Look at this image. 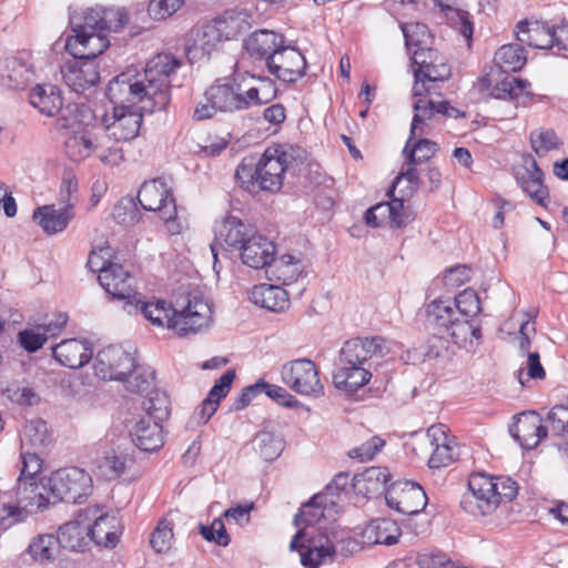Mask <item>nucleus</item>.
I'll return each instance as SVG.
<instances>
[{"label": "nucleus", "instance_id": "obj_1", "mask_svg": "<svg viewBox=\"0 0 568 568\" xmlns=\"http://www.w3.org/2000/svg\"><path fill=\"white\" fill-rule=\"evenodd\" d=\"M181 60L169 53L153 57L142 71L128 69L110 81L106 95L115 106L153 113L171 100V77Z\"/></svg>", "mask_w": 568, "mask_h": 568}, {"label": "nucleus", "instance_id": "obj_24", "mask_svg": "<svg viewBox=\"0 0 568 568\" xmlns=\"http://www.w3.org/2000/svg\"><path fill=\"white\" fill-rule=\"evenodd\" d=\"M101 286L113 298L128 300L130 304L136 297L134 277H132L120 264H109L108 270H102L98 276Z\"/></svg>", "mask_w": 568, "mask_h": 568}, {"label": "nucleus", "instance_id": "obj_62", "mask_svg": "<svg viewBox=\"0 0 568 568\" xmlns=\"http://www.w3.org/2000/svg\"><path fill=\"white\" fill-rule=\"evenodd\" d=\"M125 387L131 393L142 394L149 392L153 381L154 373L148 368H139L135 365L132 373L125 377Z\"/></svg>", "mask_w": 568, "mask_h": 568}, {"label": "nucleus", "instance_id": "obj_41", "mask_svg": "<svg viewBox=\"0 0 568 568\" xmlns=\"http://www.w3.org/2000/svg\"><path fill=\"white\" fill-rule=\"evenodd\" d=\"M134 464V458L126 452L110 449L95 460L97 473L106 480L121 477Z\"/></svg>", "mask_w": 568, "mask_h": 568}, {"label": "nucleus", "instance_id": "obj_14", "mask_svg": "<svg viewBox=\"0 0 568 568\" xmlns=\"http://www.w3.org/2000/svg\"><path fill=\"white\" fill-rule=\"evenodd\" d=\"M135 368L134 353L121 345H109L101 348L94 358V374L105 381H124Z\"/></svg>", "mask_w": 568, "mask_h": 568}, {"label": "nucleus", "instance_id": "obj_43", "mask_svg": "<svg viewBox=\"0 0 568 568\" xmlns=\"http://www.w3.org/2000/svg\"><path fill=\"white\" fill-rule=\"evenodd\" d=\"M60 548L57 535L39 534L30 540L26 551L34 562L49 565L58 558Z\"/></svg>", "mask_w": 568, "mask_h": 568}, {"label": "nucleus", "instance_id": "obj_54", "mask_svg": "<svg viewBox=\"0 0 568 568\" xmlns=\"http://www.w3.org/2000/svg\"><path fill=\"white\" fill-rule=\"evenodd\" d=\"M526 55L521 45L505 44L500 47L494 57L496 65L504 72H516L526 64Z\"/></svg>", "mask_w": 568, "mask_h": 568}, {"label": "nucleus", "instance_id": "obj_6", "mask_svg": "<svg viewBox=\"0 0 568 568\" xmlns=\"http://www.w3.org/2000/svg\"><path fill=\"white\" fill-rule=\"evenodd\" d=\"M72 34L67 38L65 50L73 58H97L109 47L103 33L99 8L85 9L70 16Z\"/></svg>", "mask_w": 568, "mask_h": 568}, {"label": "nucleus", "instance_id": "obj_52", "mask_svg": "<svg viewBox=\"0 0 568 568\" xmlns=\"http://www.w3.org/2000/svg\"><path fill=\"white\" fill-rule=\"evenodd\" d=\"M8 84L16 90L23 89L33 78L32 64L23 57H10L6 60Z\"/></svg>", "mask_w": 568, "mask_h": 568}, {"label": "nucleus", "instance_id": "obj_37", "mask_svg": "<svg viewBox=\"0 0 568 568\" xmlns=\"http://www.w3.org/2000/svg\"><path fill=\"white\" fill-rule=\"evenodd\" d=\"M390 479V473L385 467H368L353 478V488L356 494L366 498L377 497L386 491V484Z\"/></svg>", "mask_w": 568, "mask_h": 568}, {"label": "nucleus", "instance_id": "obj_61", "mask_svg": "<svg viewBox=\"0 0 568 568\" xmlns=\"http://www.w3.org/2000/svg\"><path fill=\"white\" fill-rule=\"evenodd\" d=\"M112 216L121 225H133L141 220L136 203L131 197L120 200L113 207Z\"/></svg>", "mask_w": 568, "mask_h": 568}, {"label": "nucleus", "instance_id": "obj_51", "mask_svg": "<svg viewBox=\"0 0 568 568\" xmlns=\"http://www.w3.org/2000/svg\"><path fill=\"white\" fill-rule=\"evenodd\" d=\"M434 2L444 13L447 23L469 42L474 32L469 12L453 4L445 3L443 0H434Z\"/></svg>", "mask_w": 568, "mask_h": 568}, {"label": "nucleus", "instance_id": "obj_45", "mask_svg": "<svg viewBox=\"0 0 568 568\" xmlns=\"http://www.w3.org/2000/svg\"><path fill=\"white\" fill-rule=\"evenodd\" d=\"M425 317L430 326L446 331L458 316L450 298L438 297L426 304Z\"/></svg>", "mask_w": 568, "mask_h": 568}, {"label": "nucleus", "instance_id": "obj_33", "mask_svg": "<svg viewBox=\"0 0 568 568\" xmlns=\"http://www.w3.org/2000/svg\"><path fill=\"white\" fill-rule=\"evenodd\" d=\"M517 181L523 191L538 205L546 207L549 196L544 184V173L538 168L535 159L525 160V172L517 175Z\"/></svg>", "mask_w": 568, "mask_h": 568}, {"label": "nucleus", "instance_id": "obj_44", "mask_svg": "<svg viewBox=\"0 0 568 568\" xmlns=\"http://www.w3.org/2000/svg\"><path fill=\"white\" fill-rule=\"evenodd\" d=\"M268 267L271 277L286 286L296 283L305 275L303 262L290 254H284L278 258L274 257Z\"/></svg>", "mask_w": 568, "mask_h": 568}, {"label": "nucleus", "instance_id": "obj_8", "mask_svg": "<svg viewBox=\"0 0 568 568\" xmlns=\"http://www.w3.org/2000/svg\"><path fill=\"white\" fill-rule=\"evenodd\" d=\"M140 205L150 212H158L170 234H180L183 230L178 219L175 200L166 183L160 179L144 182L138 193Z\"/></svg>", "mask_w": 568, "mask_h": 568}, {"label": "nucleus", "instance_id": "obj_11", "mask_svg": "<svg viewBox=\"0 0 568 568\" xmlns=\"http://www.w3.org/2000/svg\"><path fill=\"white\" fill-rule=\"evenodd\" d=\"M282 382L302 396L318 397L324 393L315 363L308 358H297L283 364Z\"/></svg>", "mask_w": 568, "mask_h": 568}, {"label": "nucleus", "instance_id": "obj_30", "mask_svg": "<svg viewBox=\"0 0 568 568\" xmlns=\"http://www.w3.org/2000/svg\"><path fill=\"white\" fill-rule=\"evenodd\" d=\"M516 38L535 49H551L555 43V29L538 20H524L516 26Z\"/></svg>", "mask_w": 568, "mask_h": 568}, {"label": "nucleus", "instance_id": "obj_27", "mask_svg": "<svg viewBox=\"0 0 568 568\" xmlns=\"http://www.w3.org/2000/svg\"><path fill=\"white\" fill-rule=\"evenodd\" d=\"M285 43L283 34L272 30L261 29L251 33L244 41L247 54L254 60H264L266 67L275 52Z\"/></svg>", "mask_w": 568, "mask_h": 568}, {"label": "nucleus", "instance_id": "obj_26", "mask_svg": "<svg viewBox=\"0 0 568 568\" xmlns=\"http://www.w3.org/2000/svg\"><path fill=\"white\" fill-rule=\"evenodd\" d=\"M237 253L244 265L262 270L274 261L276 247L266 236L256 232Z\"/></svg>", "mask_w": 568, "mask_h": 568}, {"label": "nucleus", "instance_id": "obj_57", "mask_svg": "<svg viewBox=\"0 0 568 568\" xmlns=\"http://www.w3.org/2000/svg\"><path fill=\"white\" fill-rule=\"evenodd\" d=\"M143 409L146 416H142L141 418H150L161 424L170 414L168 396L159 390L151 392L149 397L143 402Z\"/></svg>", "mask_w": 568, "mask_h": 568}, {"label": "nucleus", "instance_id": "obj_20", "mask_svg": "<svg viewBox=\"0 0 568 568\" xmlns=\"http://www.w3.org/2000/svg\"><path fill=\"white\" fill-rule=\"evenodd\" d=\"M267 70L283 82H295L305 74L306 59L296 48L283 43L271 58Z\"/></svg>", "mask_w": 568, "mask_h": 568}, {"label": "nucleus", "instance_id": "obj_47", "mask_svg": "<svg viewBox=\"0 0 568 568\" xmlns=\"http://www.w3.org/2000/svg\"><path fill=\"white\" fill-rule=\"evenodd\" d=\"M221 42L223 40L220 38V33H217L215 26L210 21L196 32L192 44L187 47V57L191 60L207 57Z\"/></svg>", "mask_w": 568, "mask_h": 568}, {"label": "nucleus", "instance_id": "obj_53", "mask_svg": "<svg viewBox=\"0 0 568 568\" xmlns=\"http://www.w3.org/2000/svg\"><path fill=\"white\" fill-rule=\"evenodd\" d=\"M215 26L223 41L236 39L248 26L246 18L241 13L225 11L211 21Z\"/></svg>", "mask_w": 568, "mask_h": 568}, {"label": "nucleus", "instance_id": "obj_25", "mask_svg": "<svg viewBox=\"0 0 568 568\" xmlns=\"http://www.w3.org/2000/svg\"><path fill=\"white\" fill-rule=\"evenodd\" d=\"M509 432L525 449L535 448L547 436V427L542 425L541 417L535 412L519 415Z\"/></svg>", "mask_w": 568, "mask_h": 568}, {"label": "nucleus", "instance_id": "obj_9", "mask_svg": "<svg viewBox=\"0 0 568 568\" xmlns=\"http://www.w3.org/2000/svg\"><path fill=\"white\" fill-rule=\"evenodd\" d=\"M212 322V306L199 293H190L176 298L174 334L178 336L184 337L206 332Z\"/></svg>", "mask_w": 568, "mask_h": 568}, {"label": "nucleus", "instance_id": "obj_2", "mask_svg": "<svg viewBox=\"0 0 568 568\" xmlns=\"http://www.w3.org/2000/svg\"><path fill=\"white\" fill-rule=\"evenodd\" d=\"M55 128L64 138L65 153L72 161H83L91 155L111 166L123 161L122 149L110 144L103 129L95 125L94 112L85 104H68L57 119Z\"/></svg>", "mask_w": 568, "mask_h": 568}, {"label": "nucleus", "instance_id": "obj_3", "mask_svg": "<svg viewBox=\"0 0 568 568\" xmlns=\"http://www.w3.org/2000/svg\"><path fill=\"white\" fill-rule=\"evenodd\" d=\"M277 95L276 83L267 77L237 73L225 82H215L194 109L196 120L213 118L216 112L234 113L262 106Z\"/></svg>", "mask_w": 568, "mask_h": 568}, {"label": "nucleus", "instance_id": "obj_64", "mask_svg": "<svg viewBox=\"0 0 568 568\" xmlns=\"http://www.w3.org/2000/svg\"><path fill=\"white\" fill-rule=\"evenodd\" d=\"M29 514V510L17 500L3 504L0 507V528L6 530L16 524L22 523L28 518Z\"/></svg>", "mask_w": 568, "mask_h": 568}, {"label": "nucleus", "instance_id": "obj_34", "mask_svg": "<svg viewBox=\"0 0 568 568\" xmlns=\"http://www.w3.org/2000/svg\"><path fill=\"white\" fill-rule=\"evenodd\" d=\"M93 524L89 521V536L97 545L106 548L114 547L122 534V526L118 517L109 514L92 516Z\"/></svg>", "mask_w": 568, "mask_h": 568}, {"label": "nucleus", "instance_id": "obj_63", "mask_svg": "<svg viewBox=\"0 0 568 568\" xmlns=\"http://www.w3.org/2000/svg\"><path fill=\"white\" fill-rule=\"evenodd\" d=\"M42 452L21 448V460L22 468L19 478H26L29 480H38V475L40 474L43 465V459L40 456Z\"/></svg>", "mask_w": 568, "mask_h": 568}, {"label": "nucleus", "instance_id": "obj_17", "mask_svg": "<svg viewBox=\"0 0 568 568\" xmlns=\"http://www.w3.org/2000/svg\"><path fill=\"white\" fill-rule=\"evenodd\" d=\"M413 109L410 138L430 134L436 126L438 115L459 116V111L449 106L447 101H434L424 95L415 98Z\"/></svg>", "mask_w": 568, "mask_h": 568}, {"label": "nucleus", "instance_id": "obj_39", "mask_svg": "<svg viewBox=\"0 0 568 568\" xmlns=\"http://www.w3.org/2000/svg\"><path fill=\"white\" fill-rule=\"evenodd\" d=\"M49 493V487L38 483V480L26 478H18L17 480V501L29 513L47 507L50 503Z\"/></svg>", "mask_w": 568, "mask_h": 568}, {"label": "nucleus", "instance_id": "obj_40", "mask_svg": "<svg viewBox=\"0 0 568 568\" xmlns=\"http://www.w3.org/2000/svg\"><path fill=\"white\" fill-rule=\"evenodd\" d=\"M30 103L47 116L58 118L65 108H62L63 100L61 91L53 84H37L29 94Z\"/></svg>", "mask_w": 568, "mask_h": 568}, {"label": "nucleus", "instance_id": "obj_5", "mask_svg": "<svg viewBox=\"0 0 568 568\" xmlns=\"http://www.w3.org/2000/svg\"><path fill=\"white\" fill-rule=\"evenodd\" d=\"M518 490V484L510 477L473 474L468 479V489L462 496L460 507L474 517L488 516L500 504L513 501Z\"/></svg>", "mask_w": 568, "mask_h": 568}, {"label": "nucleus", "instance_id": "obj_21", "mask_svg": "<svg viewBox=\"0 0 568 568\" xmlns=\"http://www.w3.org/2000/svg\"><path fill=\"white\" fill-rule=\"evenodd\" d=\"M422 444L432 450L428 466L433 469L447 467L457 456V447L446 433L444 425H433L422 438Z\"/></svg>", "mask_w": 568, "mask_h": 568}, {"label": "nucleus", "instance_id": "obj_56", "mask_svg": "<svg viewBox=\"0 0 568 568\" xmlns=\"http://www.w3.org/2000/svg\"><path fill=\"white\" fill-rule=\"evenodd\" d=\"M419 184L418 170L404 164L393 183V192H397L400 195L396 200H403L404 203L405 199H409L417 192Z\"/></svg>", "mask_w": 568, "mask_h": 568}, {"label": "nucleus", "instance_id": "obj_50", "mask_svg": "<svg viewBox=\"0 0 568 568\" xmlns=\"http://www.w3.org/2000/svg\"><path fill=\"white\" fill-rule=\"evenodd\" d=\"M253 450L265 462L280 457L284 449L283 438L270 430L258 432L252 440Z\"/></svg>", "mask_w": 568, "mask_h": 568}, {"label": "nucleus", "instance_id": "obj_48", "mask_svg": "<svg viewBox=\"0 0 568 568\" xmlns=\"http://www.w3.org/2000/svg\"><path fill=\"white\" fill-rule=\"evenodd\" d=\"M438 151L436 142L422 136L410 138L407 140L403 154L406 156L405 165L416 168L429 161Z\"/></svg>", "mask_w": 568, "mask_h": 568}, {"label": "nucleus", "instance_id": "obj_23", "mask_svg": "<svg viewBox=\"0 0 568 568\" xmlns=\"http://www.w3.org/2000/svg\"><path fill=\"white\" fill-rule=\"evenodd\" d=\"M97 513L99 509L95 507L85 508L75 519L62 525L57 535L60 546L72 551H81L90 540L89 521H92V516Z\"/></svg>", "mask_w": 568, "mask_h": 568}, {"label": "nucleus", "instance_id": "obj_7", "mask_svg": "<svg viewBox=\"0 0 568 568\" xmlns=\"http://www.w3.org/2000/svg\"><path fill=\"white\" fill-rule=\"evenodd\" d=\"M413 62L415 82L412 89L413 97L430 94L435 83L447 81L450 78V67L446 58L432 48L414 50Z\"/></svg>", "mask_w": 568, "mask_h": 568}, {"label": "nucleus", "instance_id": "obj_31", "mask_svg": "<svg viewBox=\"0 0 568 568\" xmlns=\"http://www.w3.org/2000/svg\"><path fill=\"white\" fill-rule=\"evenodd\" d=\"M234 378L235 373L233 371H226L215 382L206 398L193 414L192 418L195 420L196 425L206 424L210 420L216 412L221 399L229 394Z\"/></svg>", "mask_w": 568, "mask_h": 568}, {"label": "nucleus", "instance_id": "obj_46", "mask_svg": "<svg viewBox=\"0 0 568 568\" xmlns=\"http://www.w3.org/2000/svg\"><path fill=\"white\" fill-rule=\"evenodd\" d=\"M400 536L397 524L387 518L372 520L364 529L363 537L368 544L393 545Z\"/></svg>", "mask_w": 568, "mask_h": 568}, {"label": "nucleus", "instance_id": "obj_35", "mask_svg": "<svg viewBox=\"0 0 568 568\" xmlns=\"http://www.w3.org/2000/svg\"><path fill=\"white\" fill-rule=\"evenodd\" d=\"M133 303L134 307L141 311L144 318L148 320L151 324L174 332L176 301L174 303H168L164 300L142 302L140 298L135 297Z\"/></svg>", "mask_w": 568, "mask_h": 568}, {"label": "nucleus", "instance_id": "obj_16", "mask_svg": "<svg viewBox=\"0 0 568 568\" xmlns=\"http://www.w3.org/2000/svg\"><path fill=\"white\" fill-rule=\"evenodd\" d=\"M143 113L135 109L113 105L112 113L104 116V135L110 139V144L128 142L139 135Z\"/></svg>", "mask_w": 568, "mask_h": 568}, {"label": "nucleus", "instance_id": "obj_10", "mask_svg": "<svg viewBox=\"0 0 568 568\" xmlns=\"http://www.w3.org/2000/svg\"><path fill=\"white\" fill-rule=\"evenodd\" d=\"M48 487L57 499L75 504L91 493L92 479L82 468L65 467L52 473Z\"/></svg>", "mask_w": 568, "mask_h": 568}, {"label": "nucleus", "instance_id": "obj_12", "mask_svg": "<svg viewBox=\"0 0 568 568\" xmlns=\"http://www.w3.org/2000/svg\"><path fill=\"white\" fill-rule=\"evenodd\" d=\"M290 549L298 551L301 564L305 568H318L322 565L332 562L337 552L336 545L328 536L318 534L307 537L304 529H298L294 535Z\"/></svg>", "mask_w": 568, "mask_h": 568}, {"label": "nucleus", "instance_id": "obj_32", "mask_svg": "<svg viewBox=\"0 0 568 568\" xmlns=\"http://www.w3.org/2000/svg\"><path fill=\"white\" fill-rule=\"evenodd\" d=\"M536 335L535 323L530 320H523L519 324V331L514 336L521 353L527 352L526 369L527 377L535 379H544L546 372L540 363L538 352H528L531 346V339Z\"/></svg>", "mask_w": 568, "mask_h": 568}, {"label": "nucleus", "instance_id": "obj_28", "mask_svg": "<svg viewBox=\"0 0 568 568\" xmlns=\"http://www.w3.org/2000/svg\"><path fill=\"white\" fill-rule=\"evenodd\" d=\"M52 354L62 366L75 369L92 358L93 347L87 339L69 338L57 344Z\"/></svg>", "mask_w": 568, "mask_h": 568}, {"label": "nucleus", "instance_id": "obj_59", "mask_svg": "<svg viewBox=\"0 0 568 568\" xmlns=\"http://www.w3.org/2000/svg\"><path fill=\"white\" fill-rule=\"evenodd\" d=\"M530 83L515 77H506L504 80L496 83L491 89V95L496 99H518L521 94L527 93V88Z\"/></svg>", "mask_w": 568, "mask_h": 568}, {"label": "nucleus", "instance_id": "obj_36", "mask_svg": "<svg viewBox=\"0 0 568 568\" xmlns=\"http://www.w3.org/2000/svg\"><path fill=\"white\" fill-rule=\"evenodd\" d=\"M132 440L143 452L153 453L164 445L162 424L150 418H139L131 429Z\"/></svg>", "mask_w": 568, "mask_h": 568}, {"label": "nucleus", "instance_id": "obj_29", "mask_svg": "<svg viewBox=\"0 0 568 568\" xmlns=\"http://www.w3.org/2000/svg\"><path fill=\"white\" fill-rule=\"evenodd\" d=\"M32 217L45 234L53 235L68 227L74 217V211H72V204L60 205V207L54 204L43 205L33 212Z\"/></svg>", "mask_w": 568, "mask_h": 568}, {"label": "nucleus", "instance_id": "obj_13", "mask_svg": "<svg viewBox=\"0 0 568 568\" xmlns=\"http://www.w3.org/2000/svg\"><path fill=\"white\" fill-rule=\"evenodd\" d=\"M292 159L283 146L267 148L256 163L258 189L271 193L278 192Z\"/></svg>", "mask_w": 568, "mask_h": 568}, {"label": "nucleus", "instance_id": "obj_19", "mask_svg": "<svg viewBox=\"0 0 568 568\" xmlns=\"http://www.w3.org/2000/svg\"><path fill=\"white\" fill-rule=\"evenodd\" d=\"M415 220V212L403 204V200L392 199L389 202H382L371 207L365 213L367 225L378 227L389 225L392 227H403Z\"/></svg>", "mask_w": 568, "mask_h": 568}, {"label": "nucleus", "instance_id": "obj_42", "mask_svg": "<svg viewBox=\"0 0 568 568\" xmlns=\"http://www.w3.org/2000/svg\"><path fill=\"white\" fill-rule=\"evenodd\" d=\"M453 343L459 348L474 352L480 344L481 326L471 318L459 320L458 317L445 331Z\"/></svg>", "mask_w": 568, "mask_h": 568}, {"label": "nucleus", "instance_id": "obj_18", "mask_svg": "<svg viewBox=\"0 0 568 568\" xmlns=\"http://www.w3.org/2000/svg\"><path fill=\"white\" fill-rule=\"evenodd\" d=\"M386 504L403 515H417L427 505V496L423 487L409 480L393 483L386 490Z\"/></svg>", "mask_w": 568, "mask_h": 568}, {"label": "nucleus", "instance_id": "obj_58", "mask_svg": "<svg viewBox=\"0 0 568 568\" xmlns=\"http://www.w3.org/2000/svg\"><path fill=\"white\" fill-rule=\"evenodd\" d=\"M400 29L403 31L405 44L408 50H410L413 47L416 48L415 50H419L420 48H428L427 45L430 42L432 34L426 24L419 22L400 23Z\"/></svg>", "mask_w": 568, "mask_h": 568}, {"label": "nucleus", "instance_id": "obj_49", "mask_svg": "<svg viewBox=\"0 0 568 568\" xmlns=\"http://www.w3.org/2000/svg\"><path fill=\"white\" fill-rule=\"evenodd\" d=\"M51 440V433L44 420H30L24 425L21 434V448L43 452Z\"/></svg>", "mask_w": 568, "mask_h": 568}, {"label": "nucleus", "instance_id": "obj_55", "mask_svg": "<svg viewBox=\"0 0 568 568\" xmlns=\"http://www.w3.org/2000/svg\"><path fill=\"white\" fill-rule=\"evenodd\" d=\"M325 509V496L315 495L310 501L304 504L298 514L295 515L294 525L296 527L301 525H305V527L321 525Z\"/></svg>", "mask_w": 568, "mask_h": 568}, {"label": "nucleus", "instance_id": "obj_60", "mask_svg": "<svg viewBox=\"0 0 568 568\" xmlns=\"http://www.w3.org/2000/svg\"><path fill=\"white\" fill-rule=\"evenodd\" d=\"M457 313L464 317H475L481 312L479 296L473 288H466L452 300Z\"/></svg>", "mask_w": 568, "mask_h": 568}, {"label": "nucleus", "instance_id": "obj_22", "mask_svg": "<svg viewBox=\"0 0 568 568\" xmlns=\"http://www.w3.org/2000/svg\"><path fill=\"white\" fill-rule=\"evenodd\" d=\"M94 59L74 58L62 67V79L73 92L83 93L99 82L100 72Z\"/></svg>", "mask_w": 568, "mask_h": 568}, {"label": "nucleus", "instance_id": "obj_15", "mask_svg": "<svg viewBox=\"0 0 568 568\" xmlns=\"http://www.w3.org/2000/svg\"><path fill=\"white\" fill-rule=\"evenodd\" d=\"M214 233V241L210 247L214 258V268H216L219 247L239 252L256 231L239 217L229 215L215 226Z\"/></svg>", "mask_w": 568, "mask_h": 568}, {"label": "nucleus", "instance_id": "obj_4", "mask_svg": "<svg viewBox=\"0 0 568 568\" xmlns=\"http://www.w3.org/2000/svg\"><path fill=\"white\" fill-rule=\"evenodd\" d=\"M395 342L383 336L357 337L347 341L341 349L339 363L333 375L336 388L348 394L369 383L374 358H384L394 353Z\"/></svg>", "mask_w": 568, "mask_h": 568}, {"label": "nucleus", "instance_id": "obj_38", "mask_svg": "<svg viewBox=\"0 0 568 568\" xmlns=\"http://www.w3.org/2000/svg\"><path fill=\"white\" fill-rule=\"evenodd\" d=\"M250 300L255 305L272 312H283L290 306L288 292L278 285L258 284L250 291Z\"/></svg>", "mask_w": 568, "mask_h": 568}]
</instances>
